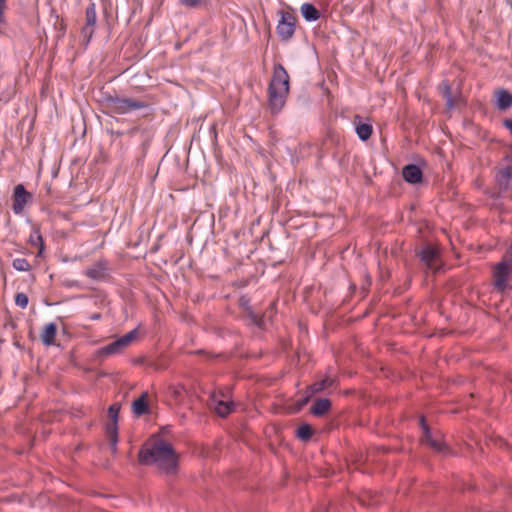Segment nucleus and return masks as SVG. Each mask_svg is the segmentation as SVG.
Segmentation results:
<instances>
[{
    "mask_svg": "<svg viewBox=\"0 0 512 512\" xmlns=\"http://www.w3.org/2000/svg\"><path fill=\"white\" fill-rule=\"evenodd\" d=\"M139 462L143 465L155 464L159 469L171 473L177 467V456L170 443L159 440L153 443L151 447L140 449Z\"/></svg>",
    "mask_w": 512,
    "mask_h": 512,
    "instance_id": "obj_1",
    "label": "nucleus"
},
{
    "mask_svg": "<svg viewBox=\"0 0 512 512\" xmlns=\"http://www.w3.org/2000/svg\"><path fill=\"white\" fill-rule=\"evenodd\" d=\"M290 89V77L280 63L274 65L273 74L268 86V107L272 114H278L286 104Z\"/></svg>",
    "mask_w": 512,
    "mask_h": 512,
    "instance_id": "obj_2",
    "label": "nucleus"
},
{
    "mask_svg": "<svg viewBox=\"0 0 512 512\" xmlns=\"http://www.w3.org/2000/svg\"><path fill=\"white\" fill-rule=\"evenodd\" d=\"M102 102L106 108L119 115H125L134 110L143 109L147 106L143 101L134 98H123L108 93L103 94Z\"/></svg>",
    "mask_w": 512,
    "mask_h": 512,
    "instance_id": "obj_3",
    "label": "nucleus"
},
{
    "mask_svg": "<svg viewBox=\"0 0 512 512\" xmlns=\"http://www.w3.org/2000/svg\"><path fill=\"white\" fill-rule=\"evenodd\" d=\"M121 410V404L119 402L113 403L108 407L107 414L111 422L106 425V433L112 445L113 451L117 448L118 442V421L119 413Z\"/></svg>",
    "mask_w": 512,
    "mask_h": 512,
    "instance_id": "obj_4",
    "label": "nucleus"
},
{
    "mask_svg": "<svg viewBox=\"0 0 512 512\" xmlns=\"http://www.w3.org/2000/svg\"><path fill=\"white\" fill-rule=\"evenodd\" d=\"M280 19L276 26V33L281 41H289L295 33L296 21L293 15L279 11Z\"/></svg>",
    "mask_w": 512,
    "mask_h": 512,
    "instance_id": "obj_5",
    "label": "nucleus"
},
{
    "mask_svg": "<svg viewBox=\"0 0 512 512\" xmlns=\"http://www.w3.org/2000/svg\"><path fill=\"white\" fill-rule=\"evenodd\" d=\"M512 266L506 259L499 262L493 271L494 286L498 291H504L507 288V280L509 278Z\"/></svg>",
    "mask_w": 512,
    "mask_h": 512,
    "instance_id": "obj_6",
    "label": "nucleus"
},
{
    "mask_svg": "<svg viewBox=\"0 0 512 512\" xmlns=\"http://www.w3.org/2000/svg\"><path fill=\"white\" fill-rule=\"evenodd\" d=\"M85 19L86 23L85 26L82 28L81 35L83 37V40L85 41V44L87 45L93 37L94 26L97 21L96 6L94 2H90L89 5L86 7Z\"/></svg>",
    "mask_w": 512,
    "mask_h": 512,
    "instance_id": "obj_7",
    "label": "nucleus"
},
{
    "mask_svg": "<svg viewBox=\"0 0 512 512\" xmlns=\"http://www.w3.org/2000/svg\"><path fill=\"white\" fill-rule=\"evenodd\" d=\"M32 198V195L26 190L23 184H17L13 191L12 210L16 215L23 212L25 205Z\"/></svg>",
    "mask_w": 512,
    "mask_h": 512,
    "instance_id": "obj_8",
    "label": "nucleus"
},
{
    "mask_svg": "<svg viewBox=\"0 0 512 512\" xmlns=\"http://www.w3.org/2000/svg\"><path fill=\"white\" fill-rule=\"evenodd\" d=\"M419 257L423 264L430 270L438 271L440 269L437 261L439 259V251L430 246H425L420 252Z\"/></svg>",
    "mask_w": 512,
    "mask_h": 512,
    "instance_id": "obj_9",
    "label": "nucleus"
},
{
    "mask_svg": "<svg viewBox=\"0 0 512 512\" xmlns=\"http://www.w3.org/2000/svg\"><path fill=\"white\" fill-rule=\"evenodd\" d=\"M210 406L220 417H226L234 409V403L228 399H224L222 395L213 394L210 399Z\"/></svg>",
    "mask_w": 512,
    "mask_h": 512,
    "instance_id": "obj_10",
    "label": "nucleus"
},
{
    "mask_svg": "<svg viewBox=\"0 0 512 512\" xmlns=\"http://www.w3.org/2000/svg\"><path fill=\"white\" fill-rule=\"evenodd\" d=\"M240 305L244 310V318L245 320L258 328L264 327L265 318L264 316H260L255 313L249 305V300L245 297L240 299Z\"/></svg>",
    "mask_w": 512,
    "mask_h": 512,
    "instance_id": "obj_11",
    "label": "nucleus"
},
{
    "mask_svg": "<svg viewBox=\"0 0 512 512\" xmlns=\"http://www.w3.org/2000/svg\"><path fill=\"white\" fill-rule=\"evenodd\" d=\"M420 425L423 431V440L426 444H428L432 449L437 452L444 453L447 449L446 445L440 441H437L433 438L432 431L428 424L425 421L424 417L420 418Z\"/></svg>",
    "mask_w": 512,
    "mask_h": 512,
    "instance_id": "obj_12",
    "label": "nucleus"
},
{
    "mask_svg": "<svg viewBox=\"0 0 512 512\" xmlns=\"http://www.w3.org/2000/svg\"><path fill=\"white\" fill-rule=\"evenodd\" d=\"M402 176L409 184H419L423 179L421 168L414 163H409L403 167Z\"/></svg>",
    "mask_w": 512,
    "mask_h": 512,
    "instance_id": "obj_13",
    "label": "nucleus"
},
{
    "mask_svg": "<svg viewBox=\"0 0 512 512\" xmlns=\"http://www.w3.org/2000/svg\"><path fill=\"white\" fill-rule=\"evenodd\" d=\"M496 184L501 193L512 189V172L511 167L507 166L500 170L495 176Z\"/></svg>",
    "mask_w": 512,
    "mask_h": 512,
    "instance_id": "obj_14",
    "label": "nucleus"
},
{
    "mask_svg": "<svg viewBox=\"0 0 512 512\" xmlns=\"http://www.w3.org/2000/svg\"><path fill=\"white\" fill-rule=\"evenodd\" d=\"M300 13L306 22H316L321 18V11L310 2H305L300 6Z\"/></svg>",
    "mask_w": 512,
    "mask_h": 512,
    "instance_id": "obj_15",
    "label": "nucleus"
},
{
    "mask_svg": "<svg viewBox=\"0 0 512 512\" xmlns=\"http://www.w3.org/2000/svg\"><path fill=\"white\" fill-rule=\"evenodd\" d=\"M373 132V127L369 122H363L360 116L355 117V133L361 141L368 140Z\"/></svg>",
    "mask_w": 512,
    "mask_h": 512,
    "instance_id": "obj_16",
    "label": "nucleus"
},
{
    "mask_svg": "<svg viewBox=\"0 0 512 512\" xmlns=\"http://www.w3.org/2000/svg\"><path fill=\"white\" fill-rule=\"evenodd\" d=\"M495 104L500 111L507 110L512 106V94L506 89H499L496 92Z\"/></svg>",
    "mask_w": 512,
    "mask_h": 512,
    "instance_id": "obj_17",
    "label": "nucleus"
},
{
    "mask_svg": "<svg viewBox=\"0 0 512 512\" xmlns=\"http://www.w3.org/2000/svg\"><path fill=\"white\" fill-rule=\"evenodd\" d=\"M147 397H148V394L146 392H144L141 394L140 397H138L137 399H135L132 402V405H131L132 412L136 416H142L149 412V405L147 402Z\"/></svg>",
    "mask_w": 512,
    "mask_h": 512,
    "instance_id": "obj_18",
    "label": "nucleus"
},
{
    "mask_svg": "<svg viewBox=\"0 0 512 512\" xmlns=\"http://www.w3.org/2000/svg\"><path fill=\"white\" fill-rule=\"evenodd\" d=\"M332 403L328 398L316 399L311 407V413L316 417L325 415L331 409Z\"/></svg>",
    "mask_w": 512,
    "mask_h": 512,
    "instance_id": "obj_19",
    "label": "nucleus"
},
{
    "mask_svg": "<svg viewBox=\"0 0 512 512\" xmlns=\"http://www.w3.org/2000/svg\"><path fill=\"white\" fill-rule=\"evenodd\" d=\"M57 334V325L54 322H50L44 326L41 334L42 343L46 346H50L54 343Z\"/></svg>",
    "mask_w": 512,
    "mask_h": 512,
    "instance_id": "obj_20",
    "label": "nucleus"
},
{
    "mask_svg": "<svg viewBox=\"0 0 512 512\" xmlns=\"http://www.w3.org/2000/svg\"><path fill=\"white\" fill-rule=\"evenodd\" d=\"M107 272L106 265L102 262H96L86 270V276L93 280H101Z\"/></svg>",
    "mask_w": 512,
    "mask_h": 512,
    "instance_id": "obj_21",
    "label": "nucleus"
},
{
    "mask_svg": "<svg viewBox=\"0 0 512 512\" xmlns=\"http://www.w3.org/2000/svg\"><path fill=\"white\" fill-rule=\"evenodd\" d=\"M29 243L32 246H35L38 248L37 256L40 257L43 255L45 251V244L43 237L38 229H34L29 237Z\"/></svg>",
    "mask_w": 512,
    "mask_h": 512,
    "instance_id": "obj_22",
    "label": "nucleus"
},
{
    "mask_svg": "<svg viewBox=\"0 0 512 512\" xmlns=\"http://www.w3.org/2000/svg\"><path fill=\"white\" fill-rule=\"evenodd\" d=\"M296 435L301 441H308L313 435V428L308 423H302L298 426Z\"/></svg>",
    "mask_w": 512,
    "mask_h": 512,
    "instance_id": "obj_23",
    "label": "nucleus"
},
{
    "mask_svg": "<svg viewBox=\"0 0 512 512\" xmlns=\"http://www.w3.org/2000/svg\"><path fill=\"white\" fill-rule=\"evenodd\" d=\"M124 348L125 347L122 345V342L118 338L115 341L104 346L101 351H102V354H104V355H112V354L118 353L119 351H121Z\"/></svg>",
    "mask_w": 512,
    "mask_h": 512,
    "instance_id": "obj_24",
    "label": "nucleus"
},
{
    "mask_svg": "<svg viewBox=\"0 0 512 512\" xmlns=\"http://www.w3.org/2000/svg\"><path fill=\"white\" fill-rule=\"evenodd\" d=\"M12 267L15 270L21 271V272H26V271H29L31 269V265L29 264V262L25 258H15L12 261Z\"/></svg>",
    "mask_w": 512,
    "mask_h": 512,
    "instance_id": "obj_25",
    "label": "nucleus"
},
{
    "mask_svg": "<svg viewBox=\"0 0 512 512\" xmlns=\"http://www.w3.org/2000/svg\"><path fill=\"white\" fill-rule=\"evenodd\" d=\"M137 334H138V329L135 328V329L129 331L128 333H126L125 335L119 337V339L122 342V345L124 347H127L136 338Z\"/></svg>",
    "mask_w": 512,
    "mask_h": 512,
    "instance_id": "obj_26",
    "label": "nucleus"
},
{
    "mask_svg": "<svg viewBox=\"0 0 512 512\" xmlns=\"http://www.w3.org/2000/svg\"><path fill=\"white\" fill-rule=\"evenodd\" d=\"M15 304L22 308V309H25L27 306H28V303H29V298L28 296L23 293V292H19L15 295Z\"/></svg>",
    "mask_w": 512,
    "mask_h": 512,
    "instance_id": "obj_27",
    "label": "nucleus"
},
{
    "mask_svg": "<svg viewBox=\"0 0 512 512\" xmlns=\"http://www.w3.org/2000/svg\"><path fill=\"white\" fill-rule=\"evenodd\" d=\"M445 98H446V104L449 109L453 108L454 102L450 93V87L449 85H446L445 87Z\"/></svg>",
    "mask_w": 512,
    "mask_h": 512,
    "instance_id": "obj_28",
    "label": "nucleus"
},
{
    "mask_svg": "<svg viewBox=\"0 0 512 512\" xmlns=\"http://www.w3.org/2000/svg\"><path fill=\"white\" fill-rule=\"evenodd\" d=\"M200 0H180V3L186 7L193 8L196 7Z\"/></svg>",
    "mask_w": 512,
    "mask_h": 512,
    "instance_id": "obj_29",
    "label": "nucleus"
},
{
    "mask_svg": "<svg viewBox=\"0 0 512 512\" xmlns=\"http://www.w3.org/2000/svg\"><path fill=\"white\" fill-rule=\"evenodd\" d=\"M325 388V381L317 382L312 385V392H320Z\"/></svg>",
    "mask_w": 512,
    "mask_h": 512,
    "instance_id": "obj_30",
    "label": "nucleus"
},
{
    "mask_svg": "<svg viewBox=\"0 0 512 512\" xmlns=\"http://www.w3.org/2000/svg\"><path fill=\"white\" fill-rule=\"evenodd\" d=\"M504 259H506V261L512 266V242Z\"/></svg>",
    "mask_w": 512,
    "mask_h": 512,
    "instance_id": "obj_31",
    "label": "nucleus"
},
{
    "mask_svg": "<svg viewBox=\"0 0 512 512\" xmlns=\"http://www.w3.org/2000/svg\"><path fill=\"white\" fill-rule=\"evenodd\" d=\"M503 125L512 133V118L505 119Z\"/></svg>",
    "mask_w": 512,
    "mask_h": 512,
    "instance_id": "obj_32",
    "label": "nucleus"
},
{
    "mask_svg": "<svg viewBox=\"0 0 512 512\" xmlns=\"http://www.w3.org/2000/svg\"><path fill=\"white\" fill-rule=\"evenodd\" d=\"M6 0H0V23L3 22V11L5 8Z\"/></svg>",
    "mask_w": 512,
    "mask_h": 512,
    "instance_id": "obj_33",
    "label": "nucleus"
},
{
    "mask_svg": "<svg viewBox=\"0 0 512 512\" xmlns=\"http://www.w3.org/2000/svg\"><path fill=\"white\" fill-rule=\"evenodd\" d=\"M309 399H310L309 396H305L302 399H300L298 401L299 402V407H303L304 405H306L309 402Z\"/></svg>",
    "mask_w": 512,
    "mask_h": 512,
    "instance_id": "obj_34",
    "label": "nucleus"
},
{
    "mask_svg": "<svg viewBox=\"0 0 512 512\" xmlns=\"http://www.w3.org/2000/svg\"><path fill=\"white\" fill-rule=\"evenodd\" d=\"M102 315L100 313H94L90 316V319L93 321L100 320Z\"/></svg>",
    "mask_w": 512,
    "mask_h": 512,
    "instance_id": "obj_35",
    "label": "nucleus"
}]
</instances>
